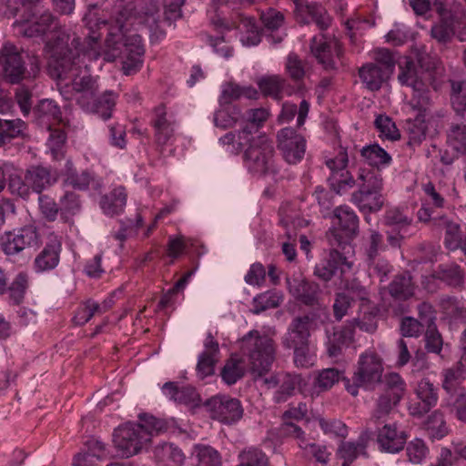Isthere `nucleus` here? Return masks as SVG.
<instances>
[{
	"instance_id": "f257e3e1",
	"label": "nucleus",
	"mask_w": 466,
	"mask_h": 466,
	"mask_svg": "<svg viewBox=\"0 0 466 466\" xmlns=\"http://www.w3.org/2000/svg\"><path fill=\"white\" fill-rule=\"evenodd\" d=\"M259 19L263 27H260L256 19L243 13H236L232 22L239 34V41L243 46H256L265 36L269 43L279 44L283 40L285 34L281 31L284 25V14L274 8L268 7L259 13Z\"/></svg>"
},
{
	"instance_id": "f03ea898",
	"label": "nucleus",
	"mask_w": 466,
	"mask_h": 466,
	"mask_svg": "<svg viewBox=\"0 0 466 466\" xmlns=\"http://www.w3.org/2000/svg\"><path fill=\"white\" fill-rule=\"evenodd\" d=\"M399 80L402 84L412 86L413 94L410 105L418 114L425 115L430 103V92L425 87V82H431L441 74V68L437 60H405L400 65Z\"/></svg>"
},
{
	"instance_id": "7ed1b4c3",
	"label": "nucleus",
	"mask_w": 466,
	"mask_h": 466,
	"mask_svg": "<svg viewBox=\"0 0 466 466\" xmlns=\"http://www.w3.org/2000/svg\"><path fill=\"white\" fill-rule=\"evenodd\" d=\"M55 35L46 41L44 52L46 58H98L101 56L100 34L92 32L83 40L74 37L69 44L70 35L65 27L52 28Z\"/></svg>"
},
{
	"instance_id": "20e7f679",
	"label": "nucleus",
	"mask_w": 466,
	"mask_h": 466,
	"mask_svg": "<svg viewBox=\"0 0 466 466\" xmlns=\"http://www.w3.org/2000/svg\"><path fill=\"white\" fill-rule=\"evenodd\" d=\"M47 71L54 79L72 80L73 90L77 93L78 106L82 97L88 101L99 90L97 79L90 75V68L85 60H48Z\"/></svg>"
},
{
	"instance_id": "39448f33",
	"label": "nucleus",
	"mask_w": 466,
	"mask_h": 466,
	"mask_svg": "<svg viewBox=\"0 0 466 466\" xmlns=\"http://www.w3.org/2000/svg\"><path fill=\"white\" fill-rule=\"evenodd\" d=\"M241 351L248 356L251 372L258 377L266 374L275 360L276 345L268 336L251 330L240 340Z\"/></svg>"
},
{
	"instance_id": "423d86ee",
	"label": "nucleus",
	"mask_w": 466,
	"mask_h": 466,
	"mask_svg": "<svg viewBox=\"0 0 466 466\" xmlns=\"http://www.w3.org/2000/svg\"><path fill=\"white\" fill-rule=\"evenodd\" d=\"M185 0H147V27L151 44H156L166 37V26L182 15L181 7Z\"/></svg>"
},
{
	"instance_id": "0eeeda50",
	"label": "nucleus",
	"mask_w": 466,
	"mask_h": 466,
	"mask_svg": "<svg viewBox=\"0 0 466 466\" xmlns=\"http://www.w3.org/2000/svg\"><path fill=\"white\" fill-rule=\"evenodd\" d=\"M383 371L382 359L376 352L366 351L359 357L351 382L343 379L346 390L352 396H357L360 388L372 389L381 381Z\"/></svg>"
},
{
	"instance_id": "6e6552de",
	"label": "nucleus",
	"mask_w": 466,
	"mask_h": 466,
	"mask_svg": "<svg viewBox=\"0 0 466 466\" xmlns=\"http://www.w3.org/2000/svg\"><path fill=\"white\" fill-rule=\"evenodd\" d=\"M431 8L439 15V20L432 25V38L439 43L446 44L454 35L458 40H466V17L462 13L447 9L442 0H433Z\"/></svg>"
},
{
	"instance_id": "1a4fd4ad",
	"label": "nucleus",
	"mask_w": 466,
	"mask_h": 466,
	"mask_svg": "<svg viewBox=\"0 0 466 466\" xmlns=\"http://www.w3.org/2000/svg\"><path fill=\"white\" fill-rule=\"evenodd\" d=\"M57 181V177L49 167L41 165H33L26 168L24 177H10L8 187L11 192L26 199L31 192L42 194V192Z\"/></svg>"
},
{
	"instance_id": "9d476101",
	"label": "nucleus",
	"mask_w": 466,
	"mask_h": 466,
	"mask_svg": "<svg viewBox=\"0 0 466 466\" xmlns=\"http://www.w3.org/2000/svg\"><path fill=\"white\" fill-rule=\"evenodd\" d=\"M274 146L266 135L253 137L244 152L248 169L257 174L274 171Z\"/></svg>"
},
{
	"instance_id": "9b49d317",
	"label": "nucleus",
	"mask_w": 466,
	"mask_h": 466,
	"mask_svg": "<svg viewBox=\"0 0 466 466\" xmlns=\"http://www.w3.org/2000/svg\"><path fill=\"white\" fill-rule=\"evenodd\" d=\"M334 218L338 220L339 228L330 229L327 238L331 247H338L342 251L351 248L350 240L359 229V218L355 212L347 206H340L334 210Z\"/></svg>"
},
{
	"instance_id": "f8f14e48",
	"label": "nucleus",
	"mask_w": 466,
	"mask_h": 466,
	"mask_svg": "<svg viewBox=\"0 0 466 466\" xmlns=\"http://www.w3.org/2000/svg\"><path fill=\"white\" fill-rule=\"evenodd\" d=\"M144 427L140 423L127 422L113 432V444L118 456L129 458L137 454L143 447Z\"/></svg>"
},
{
	"instance_id": "ddd939ff",
	"label": "nucleus",
	"mask_w": 466,
	"mask_h": 466,
	"mask_svg": "<svg viewBox=\"0 0 466 466\" xmlns=\"http://www.w3.org/2000/svg\"><path fill=\"white\" fill-rule=\"evenodd\" d=\"M39 244L40 236L33 225L5 231L0 237L1 249L7 257L20 255L24 250L35 248Z\"/></svg>"
},
{
	"instance_id": "4468645a",
	"label": "nucleus",
	"mask_w": 466,
	"mask_h": 466,
	"mask_svg": "<svg viewBox=\"0 0 466 466\" xmlns=\"http://www.w3.org/2000/svg\"><path fill=\"white\" fill-rule=\"evenodd\" d=\"M212 420L224 424H232L243 416V408L238 399L227 395H216L204 403Z\"/></svg>"
},
{
	"instance_id": "2eb2a0df",
	"label": "nucleus",
	"mask_w": 466,
	"mask_h": 466,
	"mask_svg": "<svg viewBox=\"0 0 466 466\" xmlns=\"http://www.w3.org/2000/svg\"><path fill=\"white\" fill-rule=\"evenodd\" d=\"M277 147L283 159L291 165L302 160L306 152V139L292 127H284L277 134Z\"/></svg>"
},
{
	"instance_id": "dca6fc26",
	"label": "nucleus",
	"mask_w": 466,
	"mask_h": 466,
	"mask_svg": "<svg viewBox=\"0 0 466 466\" xmlns=\"http://www.w3.org/2000/svg\"><path fill=\"white\" fill-rule=\"evenodd\" d=\"M348 162V154L343 148H340L334 157H329L325 160L326 166L331 172V175L329 177L330 187L337 194L346 192L350 188H352L356 184L351 174L345 170Z\"/></svg>"
},
{
	"instance_id": "f3484780",
	"label": "nucleus",
	"mask_w": 466,
	"mask_h": 466,
	"mask_svg": "<svg viewBox=\"0 0 466 466\" xmlns=\"http://www.w3.org/2000/svg\"><path fill=\"white\" fill-rule=\"evenodd\" d=\"M13 27L17 35L31 38L42 35L52 28H56L57 18L50 12H45L35 17L29 10L26 18L15 20Z\"/></svg>"
},
{
	"instance_id": "a211bd4d",
	"label": "nucleus",
	"mask_w": 466,
	"mask_h": 466,
	"mask_svg": "<svg viewBox=\"0 0 466 466\" xmlns=\"http://www.w3.org/2000/svg\"><path fill=\"white\" fill-rule=\"evenodd\" d=\"M118 2V0H116ZM127 2V5L120 10L111 22L107 28V36L106 39L108 47L116 48V46L121 44L126 34L134 26V21L137 19L136 6L129 0H119Z\"/></svg>"
},
{
	"instance_id": "6ab92c4d",
	"label": "nucleus",
	"mask_w": 466,
	"mask_h": 466,
	"mask_svg": "<svg viewBox=\"0 0 466 466\" xmlns=\"http://www.w3.org/2000/svg\"><path fill=\"white\" fill-rule=\"evenodd\" d=\"M294 12L304 24H314L320 30L328 29L331 24V17L324 6L317 3H309L307 0H291Z\"/></svg>"
},
{
	"instance_id": "aec40b11",
	"label": "nucleus",
	"mask_w": 466,
	"mask_h": 466,
	"mask_svg": "<svg viewBox=\"0 0 466 466\" xmlns=\"http://www.w3.org/2000/svg\"><path fill=\"white\" fill-rule=\"evenodd\" d=\"M393 67V60H376L361 66L359 70V75L369 89L378 90L380 88L383 81L389 77Z\"/></svg>"
},
{
	"instance_id": "412c9836",
	"label": "nucleus",
	"mask_w": 466,
	"mask_h": 466,
	"mask_svg": "<svg viewBox=\"0 0 466 466\" xmlns=\"http://www.w3.org/2000/svg\"><path fill=\"white\" fill-rule=\"evenodd\" d=\"M314 319L309 315L295 317L289 326L288 332L282 339V344L287 349L295 345L309 344Z\"/></svg>"
},
{
	"instance_id": "4be33fe9",
	"label": "nucleus",
	"mask_w": 466,
	"mask_h": 466,
	"mask_svg": "<svg viewBox=\"0 0 466 466\" xmlns=\"http://www.w3.org/2000/svg\"><path fill=\"white\" fill-rule=\"evenodd\" d=\"M346 253H349L347 249L342 251L338 247H331L328 258L316 265L314 275L323 281H329L339 268L341 271H344L345 268L350 269L352 264Z\"/></svg>"
},
{
	"instance_id": "5701e85b",
	"label": "nucleus",
	"mask_w": 466,
	"mask_h": 466,
	"mask_svg": "<svg viewBox=\"0 0 466 466\" xmlns=\"http://www.w3.org/2000/svg\"><path fill=\"white\" fill-rule=\"evenodd\" d=\"M417 401L409 405L410 414L413 417H421L433 408L438 401V389L428 379H422L417 386Z\"/></svg>"
},
{
	"instance_id": "b1692460",
	"label": "nucleus",
	"mask_w": 466,
	"mask_h": 466,
	"mask_svg": "<svg viewBox=\"0 0 466 466\" xmlns=\"http://www.w3.org/2000/svg\"><path fill=\"white\" fill-rule=\"evenodd\" d=\"M289 293L299 302L307 306H314L319 302L320 293L319 285L310 282L300 276H292L287 279Z\"/></svg>"
},
{
	"instance_id": "393cba45",
	"label": "nucleus",
	"mask_w": 466,
	"mask_h": 466,
	"mask_svg": "<svg viewBox=\"0 0 466 466\" xmlns=\"http://www.w3.org/2000/svg\"><path fill=\"white\" fill-rule=\"evenodd\" d=\"M118 95L111 90L105 91L100 96L95 95L92 99L82 97L79 106L86 112L97 114L103 120L111 118Z\"/></svg>"
},
{
	"instance_id": "a878e982",
	"label": "nucleus",
	"mask_w": 466,
	"mask_h": 466,
	"mask_svg": "<svg viewBox=\"0 0 466 466\" xmlns=\"http://www.w3.org/2000/svg\"><path fill=\"white\" fill-rule=\"evenodd\" d=\"M61 250V241L56 237L50 238L44 248L35 258L34 270L36 273H42L56 268L60 260Z\"/></svg>"
},
{
	"instance_id": "bb28decb",
	"label": "nucleus",
	"mask_w": 466,
	"mask_h": 466,
	"mask_svg": "<svg viewBox=\"0 0 466 466\" xmlns=\"http://www.w3.org/2000/svg\"><path fill=\"white\" fill-rule=\"evenodd\" d=\"M309 51L313 58H333L334 56H342L339 41L333 35L322 33L315 35L310 39Z\"/></svg>"
},
{
	"instance_id": "cd10ccee",
	"label": "nucleus",
	"mask_w": 466,
	"mask_h": 466,
	"mask_svg": "<svg viewBox=\"0 0 466 466\" xmlns=\"http://www.w3.org/2000/svg\"><path fill=\"white\" fill-rule=\"evenodd\" d=\"M326 337V348L329 357L338 358L342 355L343 348L353 341L354 329L350 325L339 329L332 328V330L327 328Z\"/></svg>"
},
{
	"instance_id": "c85d7f7f",
	"label": "nucleus",
	"mask_w": 466,
	"mask_h": 466,
	"mask_svg": "<svg viewBox=\"0 0 466 466\" xmlns=\"http://www.w3.org/2000/svg\"><path fill=\"white\" fill-rule=\"evenodd\" d=\"M407 435L396 424H385L378 432L377 441L380 448L388 452L395 453L401 451L406 443Z\"/></svg>"
},
{
	"instance_id": "c756f323",
	"label": "nucleus",
	"mask_w": 466,
	"mask_h": 466,
	"mask_svg": "<svg viewBox=\"0 0 466 466\" xmlns=\"http://www.w3.org/2000/svg\"><path fill=\"white\" fill-rule=\"evenodd\" d=\"M36 123L50 129L56 123H62V112L59 106L52 99H42L34 108Z\"/></svg>"
},
{
	"instance_id": "7c9ffc66",
	"label": "nucleus",
	"mask_w": 466,
	"mask_h": 466,
	"mask_svg": "<svg viewBox=\"0 0 466 466\" xmlns=\"http://www.w3.org/2000/svg\"><path fill=\"white\" fill-rule=\"evenodd\" d=\"M432 278L455 289L461 290L465 285V271L455 263L439 265Z\"/></svg>"
},
{
	"instance_id": "2f4dec72",
	"label": "nucleus",
	"mask_w": 466,
	"mask_h": 466,
	"mask_svg": "<svg viewBox=\"0 0 466 466\" xmlns=\"http://www.w3.org/2000/svg\"><path fill=\"white\" fill-rule=\"evenodd\" d=\"M432 228L444 230V245L450 250H456L461 246V235L460 225L447 216L434 217Z\"/></svg>"
},
{
	"instance_id": "473e14b6",
	"label": "nucleus",
	"mask_w": 466,
	"mask_h": 466,
	"mask_svg": "<svg viewBox=\"0 0 466 466\" xmlns=\"http://www.w3.org/2000/svg\"><path fill=\"white\" fill-rule=\"evenodd\" d=\"M163 390L172 400L183 403L192 410L200 406V396L191 386L178 388L174 382H167L164 384Z\"/></svg>"
},
{
	"instance_id": "72a5a7b5",
	"label": "nucleus",
	"mask_w": 466,
	"mask_h": 466,
	"mask_svg": "<svg viewBox=\"0 0 466 466\" xmlns=\"http://www.w3.org/2000/svg\"><path fill=\"white\" fill-rule=\"evenodd\" d=\"M351 201L361 210L377 212L384 205L382 190H357L351 195Z\"/></svg>"
},
{
	"instance_id": "f704fd0d",
	"label": "nucleus",
	"mask_w": 466,
	"mask_h": 466,
	"mask_svg": "<svg viewBox=\"0 0 466 466\" xmlns=\"http://www.w3.org/2000/svg\"><path fill=\"white\" fill-rule=\"evenodd\" d=\"M252 131L248 127H244L238 133L228 132L219 138V144L224 147L225 151L232 155H238L245 147H248L251 140Z\"/></svg>"
},
{
	"instance_id": "c9c22d12",
	"label": "nucleus",
	"mask_w": 466,
	"mask_h": 466,
	"mask_svg": "<svg viewBox=\"0 0 466 466\" xmlns=\"http://www.w3.org/2000/svg\"><path fill=\"white\" fill-rule=\"evenodd\" d=\"M416 285L409 272L395 276L390 283L388 290L390 295L397 300H407L414 296Z\"/></svg>"
},
{
	"instance_id": "e433bc0d",
	"label": "nucleus",
	"mask_w": 466,
	"mask_h": 466,
	"mask_svg": "<svg viewBox=\"0 0 466 466\" xmlns=\"http://www.w3.org/2000/svg\"><path fill=\"white\" fill-rule=\"evenodd\" d=\"M95 182V176L88 170L76 171L71 160H66L65 165L64 184L75 189L87 190L90 184Z\"/></svg>"
},
{
	"instance_id": "4c0bfd02",
	"label": "nucleus",
	"mask_w": 466,
	"mask_h": 466,
	"mask_svg": "<svg viewBox=\"0 0 466 466\" xmlns=\"http://www.w3.org/2000/svg\"><path fill=\"white\" fill-rule=\"evenodd\" d=\"M127 198L126 188L122 186L116 187L101 198L100 207L108 216L118 215L127 204Z\"/></svg>"
},
{
	"instance_id": "58836bf2",
	"label": "nucleus",
	"mask_w": 466,
	"mask_h": 466,
	"mask_svg": "<svg viewBox=\"0 0 466 466\" xmlns=\"http://www.w3.org/2000/svg\"><path fill=\"white\" fill-rule=\"evenodd\" d=\"M154 457L163 466H182L185 455L181 449L173 444L164 443L154 450Z\"/></svg>"
},
{
	"instance_id": "ea45409f",
	"label": "nucleus",
	"mask_w": 466,
	"mask_h": 466,
	"mask_svg": "<svg viewBox=\"0 0 466 466\" xmlns=\"http://www.w3.org/2000/svg\"><path fill=\"white\" fill-rule=\"evenodd\" d=\"M155 119L153 121L154 127L156 129V139L158 145H165L170 139L173 135L171 119L166 117L167 111L163 105L155 108L154 111Z\"/></svg>"
},
{
	"instance_id": "a19ab883",
	"label": "nucleus",
	"mask_w": 466,
	"mask_h": 466,
	"mask_svg": "<svg viewBox=\"0 0 466 466\" xmlns=\"http://www.w3.org/2000/svg\"><path fill=\"white\" fill-rule=\"evenodd\" d=\"M27 125L22 119L0 118V145L10 142L14 138L25 135Z\"/></svg>"
},
{
	"instance_id": "79ce46f5",
	"label": "nucleus",
	"mask_w": 466,
	"mask_h": 466,
	"mask_svg": "<svg viewBox=\"0 0 466 466\" xmlns=\"http://www.w3.org/2000/svg\"><path fill=\"white\" fill-rule=\"evenodd\" d=\"M345 25L350 40L355 46L353 52H360V37L366 30L373 26V23L368 18L356 16L348 19Z\"/></svg>"
},
{
	"instance_id": "37998d69",
	"label": "nucleus",
	"mask_w": 466,
	"mask_h": 466,
	"mask_svg": "<svg viewBox=\"0 0 466 466\" xmlns=\"http://www.w3.org/2000/svg\"><path fill=\"white\" fill-rule=\"evenodd\" d=\"M406 131L409 137L408 144L410 146L420 145L426 138L428 131L425 115L417 114L414 119L408 120L406 123Z\"/></svg>"
},
{
	"instance_id": "c03bdc74",
	"label": "nucleus",
	"mask_w": 466,
	"mask_h": 466,
	"mask_svg": "<svg viewBox=\"0 0 466 466\" xmlns=\"http://www.w3.org/2000/svg\"><path fill=\"white\" fill-rule=\"evenodd\" d=\"M358 190H382L383 178L377 169L360 168L357 180Z\"/></svg>"
},
{
	"instance_id": "a18cd8bd",
	"label": "nucleus",
	"mask_w": 466,
	"mask_h": 466,
	"mask_svg": "<svg viewBox=\"0 0 466 466\" xmlns=\"http://www.w3.org/2000/svg\"><path fill=\"white\" fill-rule=\"evenodd\" d=\"M369 437L361 435L357 442H342L339 448V453L344 460L342 466H349L359 454H366L365 449Z\"/></svg>"
},
{
	"instance_id": "49530a36",
	"label": "nucleus",
	"mask_w": 466,
	"mask_h": 466,
	"mask_svg": "<svg viewBox=\"0 0 466 466\" xmlns=\"http://www.w3.org/2000/svg\"><path fill=\"white\" fill-rule=\"evenodd\" d=\"M424 428L429 437L432 440H441L449 432L444 416L440 410L433 411L427 418L424 422Z\"/></svg>"
},
{
	"instance_id": "de8ad7c7",
	"label": "nucleus",
	"mask_w": 466,
	"mask_h": 466,
	"mask_svg": "<svg viewBox=\"0 0 466 466\" xmlns=\"http://www.w3.org/2000/svg\"><path fill=\"white\" fill-rule=\"evenodd\" d=\"M245 371L244 361L238 357H231L226 361L221 370V377L228 385H232L244 376Z\"/></svg>"
},
{
	"instance_id": "09e8293b",
	"label": "nucleus",
	"mask_w": 466,
	"mask_h": 466,
	"mask_svg": "<svg viewBox=\"0 0 466 466\" xmlns=\"http://www.w3.org/2000/svg\"><path fill=\"white\" fill-rule=\"evenodd\" d=\"M3 77L11 84L19 83L26 73L23 60H0Z\"/></svg>"
},
{
	"instance_id": "8fccbe9b",
	"label": "nucleus",
	"mask_w": 466,
	"mask_h": 466,
	"mask_svg": "<svg viewBox=\"0 0 466 466\" xmlns=\"http://www.w3.org/2000/svg\"><path fill=\"white\" fill-rule=\"evenodd\" d=\"M360 153L361 157L371 167H380L389 165L391 161L390 156L377 144L363 147Z\"/></svg>"
},
{
	"instance_id": "3c124183",
	"label": "nucleus",
	"mask_w": 466,
	"mask_h": 466,
	"mask_svg": "<svg viewBox=\"0 0 466 466\" xmlns=\"http://www.w3.org/2000/svg\"><path fill=\"white\" fill-rule=\"evenodd\" d=\"M47 130L49 131V137L46 141V146L53 158L59 160L64 157L66 134L60 128L50 127V129Z\"/></svg>"
},
{
	"instance_id": "603ef678",
	"label": "nucleus",
	"mask_w": 466,
	"mask_h": 466,
	"mask_svg": "<svg viewBox=\"0 0 466 466\" xmlns=\"http://www.w3.org/2000/svg\"><path fill=\"white\" fill-rule=\"evenodd\" d=\"M194 452L198 459L197 466H221L222 464L220 453L211 446L196 445Z\"/></svg>"
},
{
	"instance_id": "864d4df0",
	"label": "nucleus",
	"mask_w": 466,
	"mask_h": 466,
	"mask_svg": "<svg viewBox=\"0 0 466 466\" xmlns=\"http://www.w3.org/2000/svg\"><path fill=\"white\" fill-rule=\"evenodd\" d=\"M301 382V377L297 374L285 373L281 374L279 389L275 393V400L279 403L285 401L290 397Z\"/></svg>"
},
{
	"instance_id": "5fc2aeb1",
	"label": "nucleus",
	"mask_w": 466,
	"mask_h": 466,
	"mask_svg": "<svg viewBox=\"0 0 466 466\" xmlns=\"http://www.w3.org/2000/svg\"><path fill=\"white\" fill-rule=\"evenodd\" d=\"M362 316L353 319L350 322V326L353 328L354 326L359 327L360 329L372 333L377 329V311L374 306L369 304L364 308H360V311H362Z\"/></svg>"
},
{
	"instance_id": "6e6d98bb",
	"label": "nucleus",
	"mask_w": 466,
	"mask_h": 466,
	"mask_svg": "<svg viewBox=\"0 0 466 466\" xmlns=\"http://www.w3.org/2000/svg\"><path fill=\"white\" fill-rule=\"evenodd\" d=\"M383 384V392L391 394L402 399L406 392V383L399 373L389 372L384 375L381 381Z\"/></svg>"
},
{
	"instance_id": "4d7b16f0",
	"label": "nucleus",
	"mask_w": 466,
	"mask_h": 466,
	"mask_svg": "<svg viewBox=\"0 0 466 466\" xmlns=\"http://www.w3.org/2000/svg\"><path fill=\"white\" fill-rule=\"evenodd\" d=\"M29 278L25 272H19L10 285L7 284L9 298L15 304H20L28 288Z\"/></svg>"
},
{
	"instance_id": "13d9d810",
	"label": "nucleus",
	"mask_w": 466,
	"mask_h": 466,
	"mask_svg": "<svg viewBox=\"0 0 466 466\" xmlns=\"http://www.w3.org/2000/svg\"><path fill=\"white\" fill-rule=\"evenodd\" d=\"M412 219L408 218L403 212L397 208H390L385 212L383 223L388 227H392L395 230H407L411 224Z\"/></svg>"
},
{
	"instance_id": "bf43d9fd",
	"label": "nucleus",
	"mask_w": 466,
	"mask_h": 466,
	"mask_svg": "<svg viewBox=\"0 0 466 466\" xmlns=\"http://www.w3.org/2000/svg\"><path fill=\"white\" fill-rule=\"evenodd\" d=\"M401 399L395 397L391 394L382 392L376 402V409L374 410L371 420H377L380 418L387 416L390 411L400 403Z\"/></svg>"
},
{
	"instance_id": "052dcab7",
	"label": "nucleus",
	"mask_w": 466,
	"mask_h": 466,
	"mask_svg": "<svg viewBox=\"0 0 466 466\" xmlns=\"http://www.w3.org/2000/svg\"><path fill=\"white\" fill-rule=\"evenodd\" d=\"M240 116V111L233 106L228 109H220L214 116V123L221 128H231L236 126Z\"/></svg>"
},
{
	"instance_id": "680f3d73",
	"label": "nucleus",
	"mask_w": 466,
	"mask_h": 466,
	"mask_svg": "<svg viewBox=\"0 0 466 466\" xmlns=\"http://www.w3.org/2000/svg\"><path fill=\"white\" fill-rule=\"evenodd\" d=\"M38 207L42 216L49 222H53L57 218L60 211V206L56 200L46 194H39Z\"/></svg>"
},
{
	"instance_id": "e2e57ef3",
	"label": "nucleus",
	"mask_w": 466,
	"mask_h": 466,
	"mask_svg": "<svg viewBox=\"0 0 466 466\" xmlns=\"http://www.w3.org/2000/svg\"><path fill=\"white\" fill-rule=\"evenodd\" d=\"M269 116L270 113L267 108H250L245 112L243 119L249 130H251V127H255L258 130L264 126Z\"/></svg>"
},
{
	"instance_id": "0e129e2a",
	"label": "nucleus",
	"mask_w": 466,
	"mask_h": 466,
	"mask_svg": "<svg viewBox=\"0 0 466 466\" xmlns=\"http://www.w3.org/2000/svg\"><path fill=\"white\" fill-rule=\"evenodd\" d=\"M254 312L258 314L268 309L278 308L282 302V296L276 292H266L254 299Z\"/></svg>"
},
{
	"instance_id": "69168bd1",
	"label": "nucleus",
	"mask_w": 466,
	"mask_h": 466,
	"mask_svg": "<svg viewBox=\"0 0 466 466\" xmlns=\"http://www.w3.org/2000/svg\"><path fill=\"white\" fill-rule=\"evenodd\" d=\"M442 387L447 392H451L457 384L461 382L463 378V364L459 361L453 367L447 369L443 371Z\"/></svg>"
},
{
	"instance_id": "338daca9",
	"label": "nucleus",
	"mask_w": 466,
	"mask_h": 466,
	"mask_svg": "<svg viewBox=\"0 0 466 466\" xmlns=\"http://www.w3.org/2000/svg\"><path fill=\"white\" fill-rule=\"evenodd\" d=\"M98 303L95 300L89 299L77 309L73 318V321L79 326L85 325L96 314H98Z\"/></svg>"
},
{
	"instance_id": "774afa93",
	"label": "nucleus",
	"mask_w": 466,
	"mask_h": 466,
	"mask_svg": "<svg viewBox=\"0 0 466 466\" xmlns=\"http://www.w3.org/2000/svg\"><path fill=\"white\" fill-rule=\"evenodd\" d=\"M449 139L458 152L466 153V125H454L451 127Z\"/></svg>"
}]
</instances>
